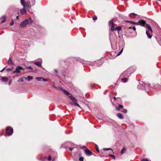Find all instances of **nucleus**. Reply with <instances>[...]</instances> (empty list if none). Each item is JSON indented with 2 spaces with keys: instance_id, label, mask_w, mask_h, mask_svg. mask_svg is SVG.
Masks as SVG:
<instances>
[{
  "instance_id": "f257e3e1",
  "label": "nucleus",
  "mask_w": 161,
  "mask_h": 161,
  "mask_svg": "<svg viewBox=\"0 0 161 161\" xmlns=\"http://www.w3.org/2000/svg\"><path fill=\"white\" fill-rule=\"evenodd\" d=\"M64 93L67 95L69 96V98L73 101L77 102V100L73 96L70 94L68 92L64 89H61Z\"/></svg>"
},
{
  "instance_id": "f03ea898",
  "label": "nucleus",
  "mask_w": 161,
  "mask_h": 161,
  "mask_svg": "<svg viewBox=\"0 0 161 161\" xmlns=\"http://www.w3.org/2000/svg\"><path fill=\"white\" fill-rule=\"evenodd\" d=\"M6 132L8 136L11 135L13 132V129L11 127H8L6 129Z\"/></svg>"
},
{
  "instance_id": "7ed1b4c3",
  "label": "nucleus",
  "mask_w": 161,
  "mask_h": 161,
  "mask_svg": "<svg viewBox=\"0 0 161 161\" xmlns=\"http://www.w3.org/2000/svg\"><path fill=\"white\" fill-rule=\"evenodd\" d=\"M21 70L24 71V69L22 67L19 66L16 67L15 70L13 72V73H20Z\"/></svg>"
},
{
  "instance_id": "20e7f679",
  "label": "nucleus",
  "mask_w": 161,
  "mask_h": 161,
  "mask_svg": "<svg viewBox=\"0 0 161 161\" xmlns=\"http://www.w3.org/2000/svg\"><path fill=\"white\" fill-rule=\"evenodd\" d=\"M146 22L143 20H139L137 22H136V25H140L142 26H145L146 25Z\"/></svg>"
},
{
  "instance_id": "39448f33",
  "label": "nucleus",
  "mask_w": 161,
  "mask_h": 161,
  "mask_svg": "<svg viewBox=\"0 0 161 161\" xmlns=\"http://www.w3.org/2000/svg\"><path fill=\"white\" fill-rule=\"evenodd\" d=\"M84 151L86 155L88 156H90L92 155V152L88 149H86Z\"/></svg>"
},
{
  "instance_id": "423d86ee",
  "label": "nucleus",
  "mask_w": 161,
  "mask_h": 161,
  "mask_svg": "<svg viewBox=\"0 0 161 161\" xmlns=\"http://www.w3.org/2000/svg\"><path fill=\"white\" fill-rule=\"evenodd\" d=\"M36 79L38 81H47V80L42 77H37Z\"/></svg>"
},
{
  "instance_id": "0eeeda50",
  "label": "nucleus",
  "mask_w": 161,
  "mask_h": 161,
  "mask_svg": "<svg viewBox=\"0 0 161 161\" xmlns=\"http://www.w3.org/2000/svg\"><path fill=\"white\" fill-rule=\"evenodd\" d=\"M25 20L27 24H31L32 22V20L31 18L28 19H26Z\"/></svg>"
},
{
  "instance_id": "6e6552de",
  "label": "nucleus",
  "mask_w": 161,
  "mask_h": 161,
  "mask_svg": "<svg viewBox=\"0 0 161 161\" xmlns=\"http://www.w3.org/2000/svg\"><path fill=\"white\" fill-rule=\"evenodd\" d=\"M27 25V24L26 21H25V20H24V21L20 23V25L21 27H25Z\"/></svg>"
},
{
  "instance_id": "1a4fd4ad",
  "label": "nucleus",
  "mask_w": 161,
  "mask_h": 161,
  "mask_svg": "<svg viewBox=\"0 0 161 161\" xmlns=\"http://www.w3.org/2000/svg\"><path fill=\"white\" fill-rule=\"evenodd\" d=\"M74 102H70V104L72 106H76L79 107H80V105L78 104L77 103H76L75 101H74Z\"/></svg>"
},
{
  "instance_id": "9d476101",
  "label": "nucleus",
  "mask_w": 161,
  "mask_h": 161,
  "mask_svg": "<svg viewBox=\"0 0 161 161\" xmlns=\"http://www.w3.org/2000/svg\"><path fill=\"white\" fill-rule=\"evenodd\" d=\"M145 27L146 28L148 29V30H149L150 31H151V32H153V30H152L151 27L148 24H146Z\"/></svg>"
},
{
  "instance_id": "9b49d317",
  "label": "nucleus",
  "mask_w": 161,
  "mask_h": 161,
  "mask_svg": "<svg viewBox=\"0 0 161 161\" xmlns=\"http://www.w3.org/2000/svg\"><path fill=\"white\" fill-rule=\"evenodd\" d=\"M117 117L121 119H124V117L122 114L120 113H119L117 114Z\"/></svg>"
},
{
  "instance_id": "f8f14e48",
  "label": "nucleus",
  "mask_w": 161,
  "mask_h": 161,
  "mask_svg": "<svg viewBox=\"0 0 161 161\" xmlns=\"http://www.w3.org/2000/svg\"><path fill=\"white\" fill-rule=\"evenodd\" d=\"M20 12L21 14H24L26 13V11L25 8H24L20 10Z\"/></svg>"
},
{
  "instance_id": "ddd939ff",
  "label": "nucleus",
  "mask_w": 161,
  "mask_h": 161,
  "mask_svg": "<svg viewBox=\"0 0 161 161\" xmlns=\"http://www.w3.org/2000/svg\"><path fill=\"white\" fill-rule=\"evenodd\" d=\"M23 78H24L25 79H27L29 81H30V80H31L33 79V77L32 76H27V78L26 77H24Z\"/></svg>"
},
{
  "instance_id": "4468645a",
  "label": "nucleus",
  "mask_w": 161,
  "mask_h": 161,
  "mask_svg": "<svg viewBox=\"0 0 161 161\" xmlns=\"http://www.w3.org/2000/svg\"><path fill=\"white\" fill-rule=\"evenodd\" d=\"M34 64L39 67L42 66V63L40 62H35Z\"/></svg>"
},
{
  "instance_id": "2eb2a0df",
  "label": "nucleus",
  "mask_w": 161,
  "mask_h": 161,
  "mask_svg": "<svg viewBox=\"0 0 161 161\" xmlns=\"http://www.w3.org/2000/svg\"><path fill=\"white\" fill-rule=\"evenodd\" d=\"M1 19H2L1 21V23H3L5 22L6 19V17L5 16H3L1 18Z\"/></svg>"
},
{
  "instance_id": "dca6fc26",
  "label": "nucleus",
  "mask_w": 161,
  "mask_h": 161,
  "mask_svg": "<svg viewBox=\"0 0 161 161\" xmlns=\"http://www.w3.org/2000/svg\"><path fill=\"white\" fill-rule=\"evenodd\" d=\"M8 80V79L7 77H3L2 78V80L3 82H7Z\"/></svg>"
},
{
  "instance_id": "f3484780",
  "label": "nucleus",
  "mask_w": 161,
  "mask_h": 161,
  "mask_svg": "<svg viewBox=\"0 0 161 161\" xmlns=\"http://www.w3.org/2000/svg\"><path fill=\"white\" fill-rule=\"evenodd\" d=\"M30 3L29 2H28L26 3L25 5L24 6V7H26L28 8H30Z\"/></svg>"
},
{
  "instance_id": "a211bd4d",
  "label": "nucleus",
  "mask_w": 161,
  "mask_h": 161,
  "mask_svg": "<svg viewBox=\"0 0 161 161\" xmlns=\"http://www.w3.org/2000/svg\"><path fill=\"white\" fill-rule=\"evenodd\" d=\"M20 3L21 4L24 6L25 5L26 2H25V0H20Z\"/></svg>"
},
{
  "instance_id": "6ab92c4d",
  "label": "nucleus",
  "mask_w": 161,
  "mask_h": 161,
  "mask_svg": "<svg viewBox=\"0 0 161 161\" xmlns=\"http://www.w3.org/2000/svg\"><path fill=\"white\" fill-rule=\"evenodd\" d=\"M123 108V106L122 105L119 104L118 107L116 108L118 110H119L120 109H122Z\"/></svg>"
},
{
  "instance_id": "aec40b11",
  "label": "nucleus",
  "mask_w": 161,
  "mask_h": 161,
  "mask_svg": "<svg viewBox=\"0 0 161 161\" xmlns=\"http://www.w3.org/2000/svg\"><path fill=\"white\" fill-rule=\"evenodd\" d=\"M8 64L10 65H12L13 64V62L11 58H9L8 59Z\"/></svg>"
},
{
  "instance_id": "412c9836",
  "label": "nucleus",
  "mask_w": 161,
  "mask_h": 161,
  "mask_svg": "<svg viewBox=\"0 0 161 161\" xmlns=\"http://www.w3.org/2000/svg\"><path fill=\"white\" fill-rule=\"evenodd\" d=\"M126 149L125 148V147H124L121 150V154L125 153L126 152Z\"/></svg>"
},
{
  "instance_id": "4be33fe9",
  "label": "nucleus",
  "mask_w": 161,
  "mask_h": 161,
  "mask_svg": "<svg viewBox=\"0 0 161 161\" xmlns=\"http://www.w3.org/2000/svg\"><path fill=\"white\" fill-rule=\"evenodd\" d=\"M146 34L147 35V36H148V37L149 38H151L152 37V36L151 35H150L149 34V33H148V31H146Z\"/></svg>"
},
{
  "instance_id": "5701e85b",
  "label": "nucleus",
  "mask_w": 161,
  "mask_h": 161,
  "mask_svg": "<svg viewBox=\"0 0 161 161\" xmlns=\"http://www.w3.org/2000/svg\"><path fill=\"white\" fill-rule=\"evenodd\" d=\"M121 28H122L120 26H118L115 28V30L119 31L120 30Z\"/></svg>"
},
{
  "instance_id": "b1692460",
  "label": "nucleus",
  "mask_w": 161,
  "mask_h": 161,
  "mask_svg": "<svg viewBox=\"0 0 161 161\" xmlns=\"http://www.w3.org/2000/svg\"><path fill=\"white\" fill-rule=\"evenodd\" d=\"M103 150H105V151H107V150H111V152H110V153H113V151L112 150V149L111 148H104L103 149Z\"/></svg>"
},
{
  "instance_id": "393cba45",
  "label": "nucleus",
  "mask_w": 161,
  "mask_h": 161,
  "mask_svg": "<svg viewBox=\"0 0 161 161\" xmlns=\"http://www.w3.org/2000/svg\"><path fill=\"white\" fill-rule=\"evenodd\" d=\"M115 30V28L114 26V25H112L111 27V30L112 31H113Z\"/></svg>"
},
{
  "instance_id": "a878e982",
  "label": "nucleus",
  "mask_w": 161,
  "mask_h": 161,
  "mask_svg": "<svg viewBox=\"0 0 161 161\" xmlns=\"http://www.w3.org/2000/svg\"><path fill=\"white\" fill-rule=\"evenodd\" d=\"M123 48H122V49L119 53L117 55V56H118L122 53L123 51Z\"/></svg>"
},
{
  "instance_id": "bb28decb",
  "label": "nucleus",
  "mask_w": 161,
  "mask_h": 161,
  "mask_svg": "<svg viewBox=\"0 0 161 161\" xmlns=\"http://www.w3.org/2000/svg\"><path fill=\"white\" fill-rule=\"evenodd\" d=\"M128 80V79L126 78H123L122 79V81H124V82H126Z\"/></svg>"
},
{
  "instance_id": "cd10ccee",
  "label": "nucleus",
  "mask_w": 161,
  "mask_h": 161,
  "mask_svg": "<svg viewBox=\"0 0 161 161\" xmlns=\"http://www.w3.org/2000/svg\"><path fill=\"white\" fill-rule=\"evenodd\" d=\"M84 158L82 157H80L79 158V160L80 161H83L84 160Z\"/></svg>"
},
{
  "instance_id": "c85d7f7f",
  "label": "nucleus",
  "mask_w": 161,
  "mask_h": 161,
  "mask_svg": "<svg viewBox=\"0 0 161 161\" xmlns=\"http://www.w3.org/2000/svg\"><path fill=\"white\" fill-rule=\"evenodd\" d=\"M109 25H114V23H113V21L112 20L110 21L109 22Z\"/></svg>"
},
{
  "instance_id": "c756f323",
  "label": "nucleus",
  "mask_w": 161,
  "mask_h": 161,
  "mask_svg": "<svg viewBox=\"0 0 161 161\" xmlns=\"http://www.w3.org/2000/svg\"><path fill=\"white\" fill-rule=\"evenodd\" d=\"M27 69H30L31 70H33L31 66L27 67L26 68Z\"/></svg>"
},
{
  "instance_id": "7c9ffc66",
  "label": "nucleus",
  "mask_w": 161,
  "mask_h": 161,
  "mask_svg": "<svg viewBox=\"0 0 161 161\" xmlns=\"http://www.w3.org/2000/svg\"><path fill=\"white\" fill-rule=\"evenodd\" d=\"M74 148H75V147H69V149L70 151H72Z\"/></svg>"
},
{
  "instance_id": "2f4dec72",
  "label": "nucleus",
  "mask_w": 161,
  "mask_h": 161,
  "mask_svg": "<svg viewBox=\"0 0 161 161\" xmlns=\"http://www.w3.org/2000/svg\"><path fill=\"white\" fill-rule=\"evenodd\" d=\"M92 19H93V20H97V17L96 16H93V17Z\"/></svg>"
},
{
  "instance_id": "473e14b6",
  "label": "nucleus",
  "mask_w": 161,
  "mask_h": 161,
  "mask_svg": "<svg viewBox=\"0 0 161 161\" xmlns=\"http://www.w3.org/2000/svg\"><path fill=\"white\" fill-rule=\"evenodd\" d=\"M130 23L132 24H133V25H136V23L133 21H130Z\"/></svg>"
},
{
  "instance_id": "72a5a7b5",
  "label": "nucleus",
  "mask_w": 161,
  "mask_h": 161,
  "mask_svg": "<svg viewBox=\"0 0 161 161\" xmlns=\"http://www.w3.org/2000/svg\"><path fill=\"white\" fill-rule=\"evenodd\" d=\"M131 28H132L134 30V31H135L136 30V28L135 27V26H133V27H129V29H131Z\"/></svg>"
},
{
  "instance_id": "f704fd0d",
  "label": "nucleus",
  "mask_w": 161,
  "mask_h": 161,
  "mask_svg": "<svg viewBox=\"0 0 161 161\" xmlns=\"http://www.w3.org/2000/svg\"><path fill=\"white\" fill-rule=\"evenodd\" d=\"M142 161H149L148 159L146 158H144L142 160Z\"/></svg>"
},
{
  "instance_id": "c9c22d12",
  "label": "nucleus",
  "mask_w": 161,
  "mask_h": 161,
  "mask_svg": "<svg viewBox=\"0 0 161 161\" xmlns=\"http://www.w3.org/2000/svg\"><path fill=\"white\" fill-rule=\"evenodd\" d=\"M109 155L112 157L114 159H115V157L114 155L112 154H110Z\"/></svg>"
},
{
  "instance_id": "e433bc0d",
  "label": "nucleus",
  "mask_w": 161,
  "mask_h": 161,
  "mask_svg": "<svg viewBox=\"0 0 161 161\" xmlns=\"http://www.w3.org/2000/svg\"><path fill=\"white\" fill-rule=\"evenodd\" d=\"M96 149L97 150V151L99 153V150L98 149V147L97 145H96Z\"/></svg>"
},
{
  "instance_id": "4c0bfd02",
  "label": "nucleus",
  "mask_w": 161,
  "mask_h": 161,
  "mask_svg": "<svg viewBox=\"0 0 161 161\" xmlns=\"http://www.w3.org/2000/svg\"><path fill=\"white\" fill-rule=\"evenodd\" d=\"M127 72V71H125L124 73H123L122 75V76H124L125 75H125V73H126Z\"/></svg>"
},
{
  "instance_id": "58836bf2",
  "label": "nucleus",
  "mask_w": 161,
  "mask_h": 161,
  "mask_svg": "<svg viewBox=\"0 0 161 161\" xmlns=\"http://www.w3.org/2000/svg\"><path fill=\"white\" fill-rule=\"evenodd\" d=\"M12 70V69L11 68H8L7 69V71H11Z\"/></svg>"
},
{
  "instance_id": "ea45409f",
  "label": "nucleus",
  "mask_w": 161,
  "mask_h": 161,
  "mask_svg": "<svg viewBox=\"0 0 161 161\" xmlns=\"http://www.w3.org/2000/svg\"><path fill=\"white\" fill-rule=\"evenodd\" d=\"M14 24V22L13 21H12L10 23V25H13Z\"/></svg>"
},
{
  "instance_id": "a19ab883",
  "label": "nucleus",
  "mask_w": 161,
  "mask_h": 161,
  "mask_svg": "<svg viewBox=\"0 0 161 161\" xmlns=\"http://www.w3.org/2000/svg\"><path fill=\"white\" fill-rule=\"evenodd\" d=\"M51 159V156H50L48 158V160H50Z\"/></svg>"
},
{
  "instance_id": "79ce46f5",
  "label": "nucleus",
  "mask_w": 161,
  "mask_h": 161,
  "mask_svg": "<svg viewBox=\"0 0 161 161\" xmlns=\"http://www.w3.org/2000/svg\"><path fill=\"white\" fill-rule=\"evenodd\" d=\"M123 112H124V113H126L127 112V110H126V109H124L123 110Z\"/></svg>"
},
{
  "instance_id": "37998d69",
  "label": "nucleus",
  "mask_w": 161,
  "mask_h": 161,
  "mask_svg": "<svg viewBox=\"0 0 161 161\" xmlns=\"http://www.w3.org/2000/svg\"><path fill=\"white\" fill-rule=\"evenodd\" d=\"M80 62L82 64H83L84 63V61L83 60H81V61H80Z\"/></svg>"
},
{
  "instance_id": "c03bdc74",
  "label": "nucleus",
  "mask_w": 161,
  "mask_h": 161,
  "mask_svg": "<svg viewBox=\"0 0 161 161\" xmlns=\"http://www.w3.org/2000/svg\"><path fill=\"white\" fill-rule=\"evenodd\" d=\"M54 71H55V73H58V70H57V69H55L54 70Z\"/></svg>"
},
{
  "instance_id": "a18cd8bd",
  "label": "nucleus",
  "mask_w": 161,
  "mask_h": 161,
  "mask_svg": "<svg viewBox=\"0 0 161 161\" xmlns=\"http://www.w3.org/2000/svg\"><path fill=\"white\" fill-rule=\"evenodd\" d=\"M131 14H132L134 15H135V16H136L137 15V14H135V13H131Z\"/></svg>"
},
{
  "instance_id": "49530a36",
  "label": "nucleus",
  "mask_w": 161,
  "mask_h": 161,
  "mask_svg": "<svg viewBox=\"0 0 161 161\" xmlns=\"http://www.w3.org/2000/svg\"><path fill=\"white\" fill-rule=\"evenodd\" d=\"M23 78L20 79L21 81V82H23V81L24 80H23Z\"/></svg>"
},
{
  "instance_id": "de8ad7c7",
  "label": "nucleus",
  "mask_w": 161,
  "mask_h": 161,
  "mask_svg": "<svg viewBox=\"0 0 161 161\" xmlns=\"http://www.w3.org/2000/svg\"><path fill=\"white\" fill-rule=\"evenodd\" d=\"M130 21H129V20H127L126 21V22H129L130 23Z\"/></svg>"
},
{
  "instance_id": "09e8293b",
  "label": "nucleus",
  "mask_w": 161,
  "mask_h": 161,
  "mask_svg": "<svg viewBox=\"0 0 161 161\" xmlns=\"http://www.w3.org/2000/svg\"><path fill=\"white\" fill-rule=\"evenodd\" d=\"M5 68H4L1 70L0 71V72H2L4 69Z\"/></svg>"
},
{
  "instance_id": "8fccbe9b",
  "label": "nucleus",
  "mask_w": 161,
  "mask_h": 161,
  "mask_svg": "<svg viewBox=\"0 0 161 161\" xmlns=\"http://www.w3.org/2000/svg\"><path fill=\"white\" fill-rule=\"evenodd\" d=\"M53 86V87L54 88H57V87H56V86Z\"/></svg>"
},
{
  "instance_id": "3c124183",
  "label": "nucleus",
  "mask_w": 161,
  "mask_h": 161,
  "mask_svg": "<svg viewBox=\"0 0 161 161\" xmlns=\"http://www.w3.org/2000/svg\"><path fill=\"white\" fill-rule=\"evenodd\" d=\"M114 99L115 100H116V98L115 97H114Z\"/></svg>"
},
{
  "instance_id": "603ef678",
  "label": "nucleus",
  "mask_w": 161,
  "mask_h": 161,
  "mask_svg": "<svg viewBox=\"0 0 161 161\" xmlns=\"http://www.w3.org/2000/svg\"><path fill=\"white\" fill-rule=\"evenodd\" d=\"M83 147H84V148H86V147H85V146H83Z\"/></svg>"
},
{
  "instance_id": "864d4df0",
  "label": "nucleus",
  "mask_w": 161,
  "mask_h": 161,
  "mask_svg": "<svg viewBox=\"0 0 161 161\" xmlns=\"http://www.w3.org/2000/svg\"><path fill=\"white\" fill-rule=\"evenodd\" d=\"M18 17H19L18 16H17L16 18H17V19H18Z\"/></svg>"
},
{
  "instance_id": "5fc2aeb1",
  "label": "nucleus",
  "mask_w": 161,
  "mask_h": 161,
  "mask_svg": "<svg viewBox=\"0 0 161 161\" xmlns=\"http://www.w3.org/2000/svg\"><path fill=\"white\" fill-rule=\"evenodd\" d=\"M144 88H145V86H144Z\"/></svg>"
},
{
  "instance_id": "6e6d98bb",
  "label": "nucleus",
  "mask_w": 161,
  "mask_h": 161,
  "mask_svg": "<svg viewBox=\"0 0 161 161\" xmlns=\"http://www.w3.org/2000/svg\"><path fill=\"white\" fill-rule=\"evenodd\" d=\"M34 2L35 1V0H34Z\"/></svg>"
}]
</instances>
